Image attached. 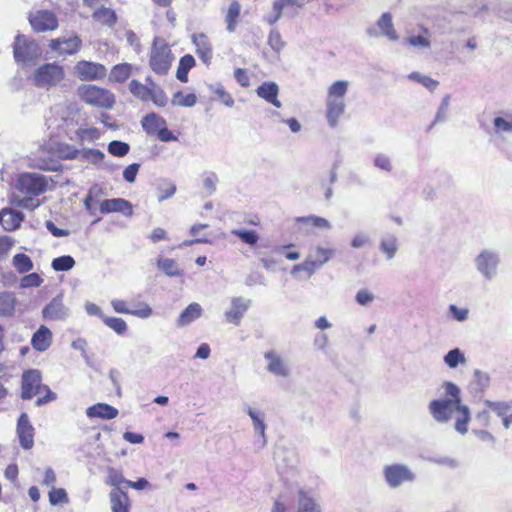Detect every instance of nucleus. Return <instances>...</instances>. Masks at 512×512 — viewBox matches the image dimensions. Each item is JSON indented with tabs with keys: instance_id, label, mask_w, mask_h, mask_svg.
Here are the masks:
<instances>
[{
	"instance_id": "f257e3e1",
	"label": "nucleus",
	"mask_w": 512,
	"mask_h": 512,
	"mask_svg": "<svg viewBox=\"0 0 512 512\" xmlns=\"http://www.w3.org/2000/svg\"><path fill=\"white\" fill-rule=\"evenodd\" d=\"M443 387L449 398L431 401L428 406L429 412L438 423H447L455 413V430L464 435L468 431V424L471 420L470 409L462 404L461 391L456 384L447 381Z\"/></svg>"
},
{
	"instance_id": "f03ea898",
	"label": "nucleus",
	"mask_w": 512,
	"mask_h": 512,
	"mask_svg": "<svg viewBox=\"0 0 512 512\" xmlns=\"http://www.w3.org/2000/svg\"><path fill=\"white\" fill-rule=\"evenodd\" d=\"M48 180L39 173H23L18 177L16 183L17 191L23 195L22 198L15 199L19 207L34 209L39 206V200L35 197L43 194L47 190Z\"/></svg>"
},
{
	"instance_id": "7ed1b4c3",
	"label": "nucleus",
	"mask_w": 512,
	"mask_h": 512,
	"mask_svg": "<svg viewBox=\"0 0 512 512\" xmlns=\"http://www.w3.org/2000/svg\"><path fill=\"white\" fill-rule=\"evenodd\" d=\"M335 254L336 251L332 247L323 246L321 244L312 246L304 262L296 264L292 268L291 275L298 277L299 272L305 271L307 277L310 278L317 270L333 259Z\"/></svg>"
},
{
	"instance_id": "20e7f679",
	"label": "nucleus",
	"mask_w": 512,
	"mask_h": 512,
	"mask_svg": "<svg viewBox=\"0 0 512 512\" xmlns=\"http://www.w3.org/2000/svg\"><path fill=\"white\" fill-rule=\"evenodd\" d=\"M64 79V68L56 62L42 64L34 71L32 76L33 84L46 90L61 86Z\"/></svg>"
},
{
	"instance_id": "39448f33",
	"label": "nucleus",
	"mask_w": 512,
	"mask_h": 512,
	"mask_svg": "<svg viewBox=\"0 0 512 512\" xmlns=\"http://www.w3.org/2000/svg\"><path fill=\"white\" fill-rule=\"evenodd\" d=\"M77 94L86 104L97 108L112 109L116 102L110 90L92 84L81 85Z\"/></svg>"
},
{
	"instance_id": "423d86ee",
	"label": "nucleus",
	"mask_w": 512,
	"mask_h": 512,
	"mask_svg": "<svg viewBox=\"0 0 512 512\" xmlns=\"http://www.w3.org/2000/svg\"><path fill=\"white\" fill-rule=\"evenodd\" d=\"M382 475L390 489H397L416 480L415 472L406 464L391 463L383 466Z\"/></svg>"
},
{
	"instance_id": "0eeeda50",
	"label": "nucleus",
	"mask_w": 512,
	"mask_h": 512,
	"mask_svg": "<svg viewBox=\"0 0 512 512\" xmlns=\"http://www.w3.org/2000/svg\"><path fill=\"white\" fill-rule=\"evenodd\" d=\"M174 56L169 45L161 38H155L150 51L149 64L151 69L159 75L168 73Z\"/></svg>"
},
{
	"instance_id": "6e6552de",
	"label": "nucleus",
	"mask_w": 512,
	"mask_h": 512,
	"mask_svg": "<svg viewBox=\"0 0 512 512\" xmlns=\"http://www.w3.org/2000/svg\"><path fill=\"white\" fill-rule=\"evenodd\" d=\"M13 52L15 60L25 65L33 64L41 56L38 44L24 35L16 36Z\"/></svg>"
},
{
	"instance_id": "1a4fd4ad",
	"label": "nucleus",
	"mask_w": 512,
	"mask_h": 512,
	"mask_svg": "<svg viewBox=\"0 0 512 512\" xmlns=\"http://www.w3.org/2000/svg\"><path fill=\"white\" fill-rule=\"evenodd\" d=\"M499 264L500 256L492 250H483L475 258L476 270L489 281L496 277Z\"/></svg>"
},
{
	"instance_id": "9d476101",
	"label": "nucleus",
	"mask_w": 512,
	"mask_h": 512,
	"mask_svg": "<svg viewBox=\"0 0 512 512\" xmlns=\"http://www.w3.org/2000/svg\"><path fill=\"white\" fill-rule=\"evenodd\" d=\"M366 34L370 38L386 37L390 41H397L399 35L394 27L392 14L384 12L376 22V27H368Z\"/></svg>"
},
{
	"instance_id": "9b49d317",
	"label": "nucleus",
	"mask_w": 512,
	"mask_h": 512,
	"mask_svg": "<svg viewBox=\"0 0 512 512\" xmlns=\"http://www.w3.org/2000/svg\"><path fill=\"white\" fill-rule=\"evenodd\" d=\"M74 73L81 81H94L103 79L107 69L100 63L82 60L74 66Z\"/></svg>"
},
{
	"instance_id": "f8f14e48",
	"label": "nucleus",
	"mask_w": 512,
	"mask_h": 512,
	"mask_svg": "<svg viewBox=\"0 0 512 512\" xmlns=\"http://www.w3.org/2000/svg\"><path fill=\"white\" fill-rule=\"evenodd\" d=\"M29 22L36 32L55 30L58 27L56 15L49 10H37L29 14Z\"/></svg>"
},
{
	"instance_id": "ddd939ff",
	"label": "nucleus",
	"mask_w": 512,
	"mask_h": 512,
	"mask_svg": "<svg viewBox=\"0 0 512 512\" xmlns=\"http://www.w3.org/2000/svg\"><path fill=\"white\" fill-rule=\"evenodd\" d=\"M41 373L38 370H28L22 376L21 397L22 399H31L33 396L40 393L41 388Z\"/></svg>"
},
{
	"instance_id": "4468645a",
	"label": "nucleus",
	"mask_w": 512,
	"mask_h": 512,
	"mask_svg": "<svg viewBox=\"0 0 512 512\" xmlns=\"http://www.w3.org/2000/svg\"><path fill=\"white\" fill-rule=\"evenodd\" d=\"M81 45V39L77 35L73 34L69 37L52 39L49 47L59 55H73L80 50Z\"/></svg>"
},
{
	"instance_id": "2eb2a0df",
	"label": "nucleus",
	"mask_w": 512,
	"mask_h": 512,
	"mask_svg": "<svg viewBox=\"0 0 512 512\" xmlns=\"http://www.w3.org/2000/svg\"><path fill=\"white\" fill-rule=\"evenodd\" d=\"M42 316L47 321H64L69 316V308L63 303L62 295L54 297L42 310Z\"/></svg>"
},
{
	"instance_id": "dca6fc26",
	"label": "nucleus",
	"mask_w": 512,
	"mask_h": 512,
	"mask_svg": "<svg viewBox=\"0 0 512 512\" xmlns=\"http://www.w3.org/2000/svg\"><path fill=\"white\" fill-rule=\"evenodd\" d=\"M17 434L20 445L23 449H30L34 444V428L31 425L28 415L22 413L17 423Z\"/></svg>"
},
{
	"instance_id": "f3484780",
	"label": "nucleus",
	"mask_w": 512,
	"mask_h": 512,
	"mask_svg": "<svg viewBox=\"0 0 512 512\" xmlns=\"http://www.w3.org/2000/svg\"><path fill=\"white\" fill-rule=\"evenodd\" d=\"M249 306L250 300H246L242 297L232 298L231 307L224 313L227 322L236 326L239 325Z\"/></svg>"
},
{
	"instance_id": "a211bd4d",
	"label": "nucleus",
	"mask_w": 512,
	"mask_h": 512,
	"mask_svg": "<svg viewBox=\"0 0 512 512\" xmlns=\"http://www.w3.org/2000/svg\"><path fill=\"white\" fill-rule=\"evenodd\" d=\"M100 212L103 214L118 212L130 217L133 214V209L132 204L128 200L123 198H113L106 199L101 202Z\"/></svg>"
},
{
	"instance_id": "6ab92c4d",
	"label": "nucleus",
	"mask_w": 512,
	"mask_h": 512,
	"mask_svg": "<svg viewBox=\"0 0 512 512\" xmlns=\"http://www.w3.org/2000/svg\"><path fill=\"white\" fill-rule=\"evenodd\" d=\"M265 360L268 361L267 370L281 377H288L290 375V369L287 362L274 351H268L264 354Z\"/></svg>"
},
{
	"instance_id": "aec40b11",
	"label": "nucleus",
	"mask_w": 512,
	"mask_h": 512,
	"mask_svg": "<svg viewBox=\"0 0 512 512\" xmlns=\"http://www.w3.org/2000/svg\"><path fill=\"white\" fill-rule=\"evenodd\" d=\"M192 42L196 47V53L199 58L209 65L212 59V44L207 35L198 33L192 35Z\"/></svg>"
},
{
	"instance_id": "412c9836",
	"label": "nucleus",
	"mask_w": 512,
	"mask_h": 512,
	"mask_svg": "<svg viewBox=\"0 0 512 512\" xmlns=\"http://www.w3.org/2000/svg\"><path fill=\"white\" fill-rule=\"evenodd\" d=\"M257 95L277 108L282 106L278 99L279 87L275 82H264L257 90Z\"/></svg>"
},
{
	"instance_id": "4be33fe9",
	"label": "nucleus",
	"mask_w": 512,
	"mask_h": 512,
	"mask_svg": "<svg viewBox=\"0 0 512 512\" xmlns=\"http://www.w3.org/2000/svg\"><path fill=\"white\" fill-rule=\"evenodd\" d=\"M118 410L106 403H97L87 408L86 415L89 418L114 419L118 416Z\"/></svg>"
},
{
	"instance_id": "5701e85b",
	"label": "nucleus",
	"mask_w": 512,
	"mask_h": 512,
	"mask_svg": "<svg viewBox=\"0 0 512 512\" xmlns=\"http://www.w3.org/2000/svg\"><path fill=\"white\" fill-rule=\"evenodd\" d=\"M31 344L37 351H46L52 344V332L50 329L44 325H41L39 329L33 334Z\"/></svg>"
},
{
	"instance_id": "b1692460",
	"label": "nucleus",
	"mask_w": 512,
	"mask_h": 512,
	"mask_svg": "<svg viewBox=\"0 0 512 512\" xmlns=\"http://www.w3.org/2000/svg\"><path fill=\"white\" fill-rule=\"evenodd\" d=\"M327 120L331 127H336L339 118L344 113L345 101L340 99L327 98Z\"/></svg>"
},
{
	"instance_id": "393cba45",
	"label": "nucleus",
	"mask_w": 512,
	"mask_h": 512,
	"mask_svg": "<svg viewBox=\"0 0 512 512\" xmlns=\"http://www.w3.org/2000/svg\"><path fill=\"white\" fill-rule=\"evenodd\" d=\"M23 220V215L19 211L12 209H3L0 211V224L7 231L18 228Z\"/></svg>"
},
{
	"instance_id": "a878e982",
	"label": "nucleus",
	"mask_w": 512,
	"mask_h": 512,
	"mask_svg": "<svg viewBox=\"0 0 512 512\" xmlns=\"http://www.w3.org/2000/svg\"><path fill=\"white\" fill-rule=\"evenodd\" d=\"M202 307L198 303H191L189 304L179 315L177 319V326L178 327H185L195 321L196 319L200 318L202 315Z\"/></svg>"
},
{
	"instance_id": "bb28decb",
	"label": "nucleus",
	"mask_w": 512,
	"mask_h": 512,
	"mask_svg": "<svg viewBox=\"0 0 512 512\" xmlns=\"http://www.w3.org/2000/svg\"><path fill=\"white\" fill-rule=\"evenodd\" d=\"M109 496L112 512H129L130 504L126 492L121 489H114Z\"/></svg>"
},
{
	"instance_id": "cd10ccee",
	"label": "nucleus",
	"mask_w": 512,
	"mask_h": 512,
	"mask_svg": "<svg viewBox=\"0 0 512 512\" xmlns=\"http://www.w3.org/2000/svg\"><path fill=\"white\" fill-rule=\"evenodd\" d=\"M420 34L412 35L405 39V43L409 46L419 48V49H429L431 47V33L428 28L424 26H420Z\"/></svg>"
},
{
	"instance_id": "c85d7f7f",
	"label": "nucleus",
	"mask_w": 512,
	"mask_h": 512,
	"mask_svg": "<svg viewBox=\"0 0 512 512\" xmlns=\"http://www.w3.org/2000/svg\"><path fill=\"white\" fill-rule=\"evenodd\" d=\"M241 5L237 0H234L228 7L225 14L226 29L228 32L233 33L236 30L238 19L240 16Z\"/></svg>"
},
{
	"instance_id": "c756f323",
	"label": "nucleus",
	"mask_w": 512,
	"mask_h": 512,
	"mask_svg": "<svg viewBox=\"0 0 512 512\" xmlns=\"http://www.w3.org/2000/svg\"><path fill=\"white\" fill-rule=\"evenodd\" d=\"M245 411L247 412V414L249 415V417L251 418V420L253 422V427H254L255 432L258 433L259 435H261V437L263 438V445H265V443H266V439H265L266 425L264 423V413L255 408H252L250 406H247L245 408Z\"/></svg>"
},
{
	"instance_id": "7c9ffc66",
	"label": "nucleus",
	"mask_w": 512,
	"mask_h": 512,
	"mask_svg": "<svg viewBox=\"0 0 512 512\" xmlns=\"http://www.w3.org/2000/svg\"><path fill=\"white\" fill-rule=\"evenodd\" d=\"M379 248L386 255L387 260H392L398 251V239L395 235H386L380 240Z\"/></svg>"
},
{
	"instance_id": "2f4dec72",
	"label": "nucleus",
	"mask_w": 512,
	"mask_h": 512,
	"mask_svg": "<svg viewBox=\"0 0 512 512\" xmlns=\"http://www.w3.org/2000/svg\"><path fill=\"white\" fill-rule=\"evenodd\" d=\"M195 66V59L192 55L186 54L181 57L176 72L179 81L186 83L188 81V72Z\"/></svg>"
},
{
	"instance_id": "473e14b6",
	"label": "nucleus",
	"mask_w": 512,
	"mask_h": 512,
	"mask_svg": "<svg viewBox=\"0 0 512 512\" xmlns=\"http://www.w3.org/2000/svg\"><path fill=\"white\" fill-rule=\"evenodd\" d=\"M141 123L144 131H146L148 134L157 133L161 126L166 124L165 121L155 113L146 115L142 119Z\"/></svg>"
},
{
	"instance_id": "72a5a7b5",
	"label": "nucleus",
	"mask_w": 512,
	"mask_h": 512,
	"mask_svg": "<svg viewBox=\"0 0 512 512\" xmlns=\"http://www.w3.org/2000/svg\"><path fill=\"white\" fill-rule=\"evenodd\" d=\"M502 115L497 116L493 120V125L496 133H511L512 132V113L501 112Z\"/></svg>"
},
{
	"instance_id": "f704fd0d",
	"label": "nucleus",
	"mask_w": 512,
	"mask_h": 512,
	"mask_svg": "<svg viewBox=\"0 0 512 512\" xmlns=\"http://www.w3.org/2000/svg\"><path fill=\"white\" fill-rule=\"evenodd\" d=\"M16 298L13 293H0V316H11L15 310Z\"/></svg>"
},
{
	"instance_id": "c9c22d12",
	"label": "nucleus",
	"mask_w": 512,
	"mask_h": 512,
	"mask_svg": "<svg viewBox=\"0 0 512 512\" xmlns=\"http://www.w3.org/2000/svg\"><path fill=\"white\" fill-rule=\"evenodd\" d=\"M131 69V65L128 63L115 65L110 72V81L117 83L126 81L131 74Z\"/></svg>"
},
{
	"instance_id": "e433bc0d",
	"label": "nucleus",
	"mask_w": 512,
	"mask_h": 512,
	"mask_svg": "<svg viewBox=\"0 0 512 512\" xmlns=\"http://www.w3.org/2000/svg\"><path fill=\"white\" fill-rule=\"evenodd\" d=\"M93 18L96 21L110 27L113 26L117 20L115 12L112 9L106 7H101L100 9L96 10L93 13Z\"/></svg>"
},
{
	"instance_id": "4c0bfd02",
	"label": "nucleus",
	"mask_w": 512,
	"mask_h": 512,
	"mask_svg": "<svg viewBox=\"0 0 512 512\" xmlns=\"http://www.w3.org/2000/svg\"><path fill=\"white\" fill-rule=\"evenodd\" d=\"M489 384L490 376L488 373L476 369L473 373V380L470 383L471 388L475 391L482 392L489 386Z\"/></svg>"
},
{
	"instance_id": "58836bf2",
	"label": "nucleus",
	"mask_w": 512,
	"mask_h": 512,
	"mask_svg": "<svg viewBox=\"0 0 512 512\" xmlns=\"http://www.w3.org/2000/svg\"><path fill=\"white\" fill-rule=\"evenodd\" d=\"M105 158V154L98 150L92 148H86L80 150L79 160L87 161L91 164L97 165L101 163Z\"/></svg>"
},
{
	"instance_id": "ea45409f",
	"label": "nucleus",
	"mask_w": 512,
	"mask_h": 512,
	"mask_svg": "<svg viewBox=\"0 0 512 512\" xmlns=\"http://www.w3.org/2000/svg\"><path fill=\"white\" fill-rule=\"evenodd\" d=\"M12 263L14 268L21 274L27 273L33 269V262L31 258L24 253L16 254L13 257Z\"/></svg>"
},
{
	"instance_id": "a19ab883",
	"label": "nucleus",
	"mask_w": 512,
	"mask_h": 512,
	"mask_svg": "<svg viewBox=\"0 0 512 512\" xmlns=\"http://www.w3.org/2000/svg\"><path fill=\"white\" fill-rule=\"evenodd\" d=\"M444 363L451 369H455L459 364H465L466 358L464 353L459 349L455 348L450 350L444 356Z\"/></svg>"
},
{
	"instance_id": "79ce46f5",
	"label": "nucleus",
	"mask_w": 512,
	"mask_h": 512,
	"mask_svg": "<svg viewBox=\"0 0 512 512\" xmlns=\"http://www.w3.org/2000/svg\"><path fill=\"white\" fill-rule=\"evenodd\" d=\"M348 86L349 82L345 80H338L334 82L328 89L327 98L344 100Z\"/></svg>"
},
{
	"instance_id": "37998d69",
	"label": "nucleus",
	"mask_w": 512,
	"mask_h": 512,
	"mask_svg": "<svg viewBox=\"0 0 512 512\" xmlns=\"http://www.w3.org/2000/svg\"><path fill=\"white\" fill-rule=\"evenodd\" d=\"M197 102V97L194 93H189L184 95L182 92L178 91L173 95L172 105L180 106V107H193Z\"/></svg>"
},
{
	"instance_id": "c03bdc74",
	"label": "nucleus",
	"mask_w": 512,
	"mask_h": 512,
	"mask_svg": "<svg viewBox=\"0 0 512 512\" xmlns=\"http://www.w3.org/2000/svg\"><path fill=\"white\" fill-rule=\"evenodd\" d=\"M130 92L137 98L147 101L151 96V89L137 80H132L129 84Z\"/></svg>"
},
{
	"instance_id": "a18cd8bd",
	"label": "nucleus",
	"mask_w": 512,
	"mask_h": 512,
	"mask_svg": "<svg viewBox=\"0 0 512 512\" xmlns=\"http://www.w3.org/2000/svg\"><path fill=\"white\" fill-rule=\"evenodd\" d=\"M75 265V260L70 255H64L53 259L51 267L55 271H69Z\"/></svg>"
},
{
	"instance_id": "49530a36",
	"label": "nucleus",
	"mask_w": 512,
	"mask_h": 512,
	"mask_svg": "<svg viewBox=\"0 0 512 512\" xmlns=\"http://www.w3.org/2000/svg\"><path fill=\"white\" fill-rule=\"evenodd\" d=\"M158 267L168 276H179L181 270L179 269L175 260L170 258H161L158 261Z\"/></svg>"
},
{
	"instance_id": "de8ad7c7",
	"label": "nucleus",
	"mask_w": 512,
	"mask_h": 512,
	"mask_svg": "<svg viewBox=\"0 0 512 512\" xmlns=\"http://www.w3.org/2000/svg\"><path fill=\"white\" fill-rule=\"evenodd\" d=\"M298 512H320V508L314 499L305 493L300 494Z\"/></svg>"
},
{
	"instance_id": "09e8293b",
	"label": "nucleus",
	"mask_w": 512,
	"mask_h": 512,
	"mask_svg": "<svg viewBox=\"0 0 512 512\" xmlns=\"http://www.w3.org/2000/svg\"><path fill=\"white\" fill-rule=\"evenodd\" d=\"M231 233L250 246L255 245L259 239L257 232L253 230L234 229Z\"/></svg>"
},
{
	"instance_id": "8fccbe9b",
	"label": "nucleus",
	"mask_w": 512,
	"mask_h": 512,
	"mask_svg": "<svg viewBox=\"0 0 512 512\" xmlns=\"http://www.w3.org/2000/svg\"><path fill=\"white\" fill-rule=\"evenodd\" d=\"M408 78L421 83L424 87H426L430 91H434L439 85L438 81L432 79L431 77H429L427 75H422L419 72L410 73Z\"/></svg>"
},
{
	"instance_id": "3c124183",
	"label": "nucleus",
	"mask_w": 512,
	"mask_h": 512,
	"mask_svg": "<svg viewBox=\"0 0 512 512\" xmlns=\"http://www.w3.org/2000/svg\"><path fill=\"white\" fill-rule=\"evenodd\" d=\"M129 150L130 146L126 142L114 140L108 144V152L113 156L124 157L128 154Z\"/></svg>"
},
{
	"instance_id": "603ef678",
	"label": "nucleus",
	"mask_w": 512,
	"mask_h": 512,
	"mask_svg": "<svg viewBox=\"0 0 512 512\" xmlns=\"http://www.w3.org/2000/svg\"><path fill=\"white\" fill-rule=\"evenodd\" d=\"M127 481L128 480H126L123 477L122 473L119 470H117L113 467H109L107 469V480H106L107 484L116 487V489H120L119 486L123 483H125L127 485Z\"/></svg>"
},
{
	"instance_id": "864d4df0",
	"label": "nucleus",
	"mask_w": 512,
	"mask_h": 512,
	"mask_svg": "<svg viewBox=\"0 0 512 512\" xmlns=\"http://www.w3.org/2000/svg\"><path fill=\"white\" fill-rule=\"evenodd\" d=\"M104 323L117 334H123L127 330V324L122 318L103 317Z\"/></svg>"
},
{
	"instance_id": "5fc2aeb1",
	"label": "nucleus",
	"mask_w": 512,
	"mask_h": 512,
	"mask_svg": "<svg viewBox=\"0 0 512 512\" xmlns=\"http://www.w3.org/2000/svg\"><path fill=\"white\" fill-rule=\"evenodd\" d=\"M449 104H450V95H446L442 99L441 104H440V106L438 108V111L436 113L435 120L431 124L429 129H431L433 127V125H435L436 123L446 121V119H447V111H448V108H449Z\"/></svg>"
},
{
	"instance_id": "6e6d98bb",
	"label": "nucleus",
	"mask_w": 512,
	"mask_h": 512,
	"mask_svg": "<svg viewBox=\"0 0 512 512\" xmlns=\"http://www.w3.org/2000/svg\"><path fill=\"white\" fill-rule=\"evenodd\" d=\"M268 44L276 52H280L284 48L285 43L282 40L281 34L278 30L273 29L270 31L268 36Z\"/></svg>"
},
{
	"instance_id": "4d7b16f0",
	"label": "nucleus",
	"mask_w": 512,
	"mask_h": 512,
	"mask_svg": "<svg viewBox=\"0 0 512 512\" xmlns=\"http://www.w3.org/2000/svg\"><path fill=\"white\" fill-rule=\"evenodd\" d=\"M49 501L52 505L67 503L68 496L65 489L53 487L52 490L49 492Z\"/></svg>"
},
{
	"instance_id": "13d9d810",
	"label": "nucleus",
	"mask_w": 512,
	"mask_h": 512,
	"mask_svg": "<svg viewBox=\"0 0 512 512\" xmlns=\"http://www.w3.org/2000/svg\"><path fill=\"white\" fill-rule=\"evenodd\" d=\"M449 313L453 317L454 320L458 322H464L468 319L469 309L468 308H460L455 304H450L448 307Z\"/></svg>"
},
{
	"instance_id": "bf43d9fd",
	"label": "nucleus",
	"mask_w": 512,
	"mask_h": 512,
	"mask_svg": "<svg viewBox=\"0 0 512 512\" xmlns=\"http://www.w3.org/2000/svg\"><path fill=\"white\" fill-rule=\"evenodd\" d=\"M306 0H275L273 10H284L287 7L302 8L306 4Z\"/></svg>"
},
{
	"instance_id": "052dcab7",
	"label": "nucleus",
	"mask_w": 512,
	"mask_h": 512,
	"mask_svg": "<svg viewBox=\"0 0 512 512\" xmlns=\"http://www.w3.org/2000/svg\"><path fill=\"white\" fill-rule=\"evenodd\" d=\"M102 192V190L97 186V185H94L92 186L90 189H89V192L87 194V196L85 197L83 203H84V206L86 208V210L89 212V214L91 215H94L95 213V209L93 208L92 206V202H93V197L94 196H97L98 194H100Z\"/></svg>"
},
{
	"instance_id": "680f3d73",
	"label": "nucleus",
	"mask_w": 512,
	"mask_h": 512,
	"mask_svg": "<svg viewBox=\"0 0 512 512\" xmlns=\"http://www.w3.org/2000/svg\"><path fill=\"white\" fill-rule=\"evenodd\" d=\"M485 405L492 409L501 418L505 416V414L510 409V405L506 402H493L490 400H486Z\"/></svg>"
},
{
	"instance_id": "e2e57ef3",
	"label": "nucleus",
	"mask_w": 512,
	"mask_h": 512,
	"mask_svg": "<svg viewBox=\"0 0 512 512\" xmlns=\"http://www.w3.org/2000/svg\"><path fill=\"white\" fill-rule=\"evenodd\" d=\"M43 282L42 278L37 273H31L24 276L21 279V287L29 288V287H39Z\"/></svg>"
},
{
	"instance_id": "0e129e2a",
	"label": "nucleus",
	"mask_w": 512,
	"mask_h": 512,
	"mask_svg": "<svg viewBox=\"0 0 512 512\" xmlns=\"http://www.w3.org/2000/svg\"><path fill=\"white\" fill-rule=\"evenodd\" d=\"M375 167L390 172L393 168L390 158L385 154H377L374 158Z\"/></svg>"
},
{
	"instance_id": "69168bd1",
	"label": "nucleus",
	"mask_w": 512,
	"mask_h": 512,
	"mask_svg": "<svg viewBox=\"0 0 512 512\" xmlns=\"http://www.w3.org/2000/svg\"><path fill=\"white\" fill-rule=\"evenodd\" d=\"M59 154L63 159H67V160L78 159L79 160L80 150L75 148L74 146L64 145V146L60 147Z\"/></svg>"
},
{
	"instance_id": "338daca9",
	"label": "nucleus",
	"mask_w": 512,
	"mask_h": 512,
	"mask_svg": "<svg viewBox=\"0 0 512 512\" xmlns=\"http://www.w3.org/2000/svg\"><path fill=\"white\" fill-rule=\"evenodd\" d=\"M159 107H164L167 104V96L160 88H152L150 99Z\"/></svg>"
},
{
	"instance_id": "774afa93",
	"label": "nucleus",
	"mask_w": 512,
	"mask_h": 512,
	"mask_svg": "<svg viewBox=\"0 0 512 512\" xmlns=\"http://www.w3.org/2000/svg\"><path fill=\"white\" fill-rule=\"evenodd\" d=\"M214 93L218 95L219 99L222 103L227 107H232L234 105V100L232 96L227 93L224 87L220 84L216 85L213 89Z\"/></svg>"
}]
</instances>
